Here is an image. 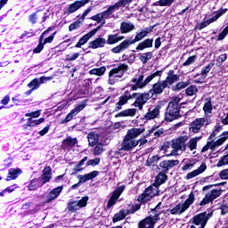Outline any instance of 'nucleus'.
I'll use <instances>...</instances> for the list:
<instances>
[{
	"instance_id": "4",
	"label": "nucleus",
	"mask_w": 228,
	"mask_h": 228,
	"mask_svg": "<svg viewBox=\"0 0 228 228\" xmlns=\"http://www.w3.org/2000/svg\"><path fill=\"white\" fill-rule=\"evenodd\" d=\"M157 76L158 72H155L148 76L145 80H143V75H139L132 79V83H134V85H132L131 90L136 91L138 89L145 88V86H147V85H149V83H151L154 77H157Z\"/></svg>"
},
{
	"instance_id": "46",
	"label": "nucleus",
	"mask_w": 228,
	"mask_h": 228,
	"mask_svg": "<svg viewBox=\"0 0 228 228\" xmlns=\"http://www.w3.org/2000/svg\"><path fill=\"white\" fill-rule=\"evenodd\" d=\"M159 159H161L160 157L152 156L147 159L146 165H147V167H156V165H158V161H159Z\"/></svg>"
},
{
	"instance_id": "18",
	"label": "nucleus",
	"mask_w": 228,
	"mask_h": 228,
	"mask_svg": "<svg viewBox=\"0 0 228 228\" xmlns=\"http://www.w3.org/2000/svg\"><path fill=\"white\" fill-rule=\"evenodd\" d=\"M124 190H126V186L121 185L112 192V195L108 202V208H111V206H115V204H117V200H118V198L120 195H122Z\"/></svg>"
},
{
	"instance_id": "36",
	"label": "nucleus",
	"mask_w": 228,
	"mask_h": 228,
	"mask_svg": "<svg viewBox=\"0 0 228 228\" xmlns=\"http://www.w3.org/2000/svg\"><path fill=\"white\" fill-rule=\"evenodd\" d=\"M152 44H154V39L147 38L138 45L136 51H143V49H149L152 47Z\"/></svg>"
},
{
	"instance_id": "7",
	"label": "nucleus",
	"mask_w": 228,
	"mask_h": 228,
	"mask_svg": "<svg viewBox=\"0 0 228 228\" xmlns=\"http://www.w3.org/2000/svg\"><path fill=\"white\" fill-rule=\"evenodd\" d=\"M50 31H53V28L49 27L45 31H44L39 37L38 45L33 50V53H40L44 49L45 44H51L54 40L56 32H53L50 37H46L45 40V35H49Z\"/></svg>"
},
{
	"instance_id": "16",
	"label": "nucleus",
	"mask_w": 228,
	"mask_h": 228,
	"mask_svg": "<svg viewBox=\"0 0 228 228\" xmlns=\"http://www.w3.org/2000/svg\"><path fill=\"white\" fill-rule=\"evenodd\" d=\"M225 13H227V9H222V10L216 12V15H214L212 18L201 22L200 24V28L204 29V28H208V26H209V24H213V22H216V20H218V19H220V17H222V15H225Z\"/></svg>"
},
{
	"instance_id": "60",
	"label": "nucleus",
	"mask_w": 228,
	"mask_h": 228,
	"mask_svg": "<svg viewBox=\"0 0 228 228\" xmlns=\"http://www.w3.org/2000/svg\"><path fill=\"white\" fill-rule=\"evenodd\" d=\"M219 177H220V179L227 181V179H228V169H224V170L220 171Z\"/></svg>"
},
{
	"instance_id": "43",
	"label": "nucleus",
	"mask_w": 228,
	"mask_h": 228,
	"mask_svg": "<svg viewBox=\"0 0 228 228\" xmlns=\"http://www.w3.org/2000/svg\"><path fill=\"white\" fill-rule=\"evenodd\" d=\"M136 109H126L116 115V118L118 117H134L136 115Z\"/></svg>"
},
{
	"instance_id": "64",
	"label": "nucleus",
	"mask_w": 228,
	"mask_h": 228,
	"mask_svg": "<svg viewBox=\"0 0 228 228\" xmlns=\"http://www.w3.org/2000/svg\"><path fill=\"white\" fill-rule=\"evenodd\" d=\"M221 215H227L228 213V206L227 205H221Z\"/></svg>"
},
{
	"instance_id": "26",
	"label": "nucleus",
	"mask_w": 228,
	"mask_h": 228,
	"mask_svg": "<svg viewBox=\"0 0 228 228\" xmlns=\"http://www.w3.org/2000/svg\"><path fill=\"white\" fill-rule=\"evenodd\" d=\"M142 133H145V128L134 127V128L129 129L125 136L126 138H130L131 140H136V138H138V136H140V134H142Z\"/></svg>"
},
{
	"instance_id": "31",
	"label": "nucleus",
	"mask_w": 228,
	"mask_h": 228,
	"mask_svg": "<svg viewBox=\"0 0 228 228\" xmlns=\"http://www.w3.org/2000/svg\"><path fill=\"white\" fill-rule=\"evenodd\" d=\"M106 145V141L101 140L100 142L94 145L93 150L94 156H101L104 152V146Z\"/></svg>"
},
{
	"instance_id": "34",
	"label": "nucleus",
	"mask_w": 228,
	"mask_h": 228,
	"mask_svg": "<svg viewBox=\"0 0 228 228\" xmlns=\"http://www.w3.org/2000/svg\"><path fill=\"white\" fill-rule=\"evenodd\" d=\"M124 40V37L118 36V34H110L108 36L106 44L109 45H113V44H118V42Z\"/></svg>"
},
{
	"instance_id": "39",
	"label": "nucleus",
	"mask_w": 228,
	"mask_h": 228,
	"mask_svg": "<svg viewBox=\"0 0 228 228\" xmlns=\"http://www.w3.org/2000/svg\"><path fill=\"white\" fill-rule=\"evenodd\" d=\"M62 145L66 147V149H72V147H76L77 145V139L68 137L62 142Z\"/></svg>"
},
{
	"instance_id": "21",
	"label": "nucleus",
	"mask_w": 228,
	"mask_h": 228,
	"mask_svg": "<svg viewBox=\"0 0 228 228\" xmlns=\"http://www.w3.org/2000/svg\"><path fill=\"white\" fill-rule=\"evenodd\" d=\"M133 100V94L126 91L123 95L120 96L118 102L116 103L115 111H120L125 104H127L128 101Z\"/></svg>"
},
{
	"instance_id": "33",
	"label": "nucleus",
	"mask_w": 228,
	"mask_h": 228,
	"mask_svg": "<svg viewBox=\"0 0 228 228\" xmlns=\"http://www.w3.org/2000/svg\"><path fill=\"white\" fill-rule=\"evenodd\" d=\"M129 45H131V43L129 42V39H126L124 40L119 45L112 48L111 51L115 53H122V51L128 49Z\"/></svg>"
},
{
	"instance_id": "11",
	"label": "nucleus",
	"mask_w": 228,
	"mask_h": 228,
	"mask_svg": "<svg viewBox=\"0 0 228 228\" xmlns=\"http://www.w3.org/2000/svg\"><path fill=\"white\" fill-rule=\"evenodd\" d=\"M156 195H159V191L158 190V187L151 185L146 188L144 192L138 197V202H148V200H151V199L156 197Z\"/></svg>"
},
{
	"instance_id": "52",
	"label": "nucleus",
	"mask_w": 228,
	"mask_h": 228,
	"mask_svg": "<svg viewBox=\"0 0 228 228\" xmlns=\"http://www.w3.org/2000/svg\"><path fill=\"white\" fill-rule=\"evenodd\" d=\"M130 3H133V0H119L114 4V6L116 7V10H118V8L127 6V4H130Z\"/></svg>"
},
{
	"instance_id": "23",
	"label": "nucleus",
	"mask_w": 228,
	"mask_h": 228,
	"mask_svg": "<svg viewBox=\"0 0 228 228\" xmlns=\"http://www.w3.org/2000/svg\"><path fill=\"white\" fill-rule=\"evenodd\" d=\"M86 138L89 147H95V145L100 143L101 140H102L97 132L88 133Z\"/></svg>"
},
{
	"instance_id": "58",
	"label": "nucleus",
	"mask_w": 228,
	"mask_h": 228,
	"mask_svg": "<svg viewBox=\"0 0 228 228\" xmlns=\"http://www.w3.org/2000/svg\"><path fill=\"white\" fill-rule=\"evenodd\" d=\"M81 23L80 20H77L73 23H71L69 27V31H74L75 29L79 28V24Z\"/></svg>"
},
{
	"instance_id": "63",
	"label": "nucleus",
	"mask_w": 228,
	"mask_h": 228,
	"mask_svg": "<svg viewBox=\"0 0 228 228\" xmlns=\"http://www.w3.org/2000/svg\"><path fill=\"white\" fill-rule=\"evenodd\" d=\"M174 0H160L161 6H172Z\"/></svg>"
},
{
	"instance_id": "13",
	"label": "nucleus",
	"mask_w": 228,
	"mask_h": 228,
	"mask_svg": "<svg viewBox=\"0 0 228 228\" xmlns=\"http://www.w3.org/2000/svg\"><path fill=\"white\" fill-rule=\"evenodd\" d=\"M159 214L152 216H148L139 223V228H154V225L159 222Z\"/></svg>"
},
{
	"instance_id": "48",
	"label": "nucleus",
	"mask_w": 228,
	"mask_h": 228,
	"mask_svg": "<svg viewBox=\"0 0 228 228\" xmlns=\"http://www.w3.org/2000/svg\"><path fill=\"white\" fill-rule=\"evenodd\" d=\"M45 118H41L39 119H33L31 118H28V126H30L31 127H35V126H40V124H42L43 122H45Z\"/></svg>"
},
{
	"instance_id": "30",
	"label": "nucleus",
	"mask_w": 228,
	"mask_h": 228,
	"mask_svg": "<svg viewBox=\"0 0 228 228\" xmlns=\"http://www.w3.org/2000/svg\"><path fill=\"white\" fill-rule=\"evenodd\" d=\"M177 81H179V77L174 74V70H169L164 83H166V86H168V85H174Z\"/></svg>"
},
{
	"instance_id": "47",
	"label": "nucleus",
	"mask_w": 228,
	"mask_h": 228,
	"mask_svg": "<svg viewBox=\"0 0 228 228\" xmlns=\"http://www.w3.org/2000/svg\"><path fill=\"white\" fill-rule=\"evenodd\" d=\"M145 37H147V36L142 30L141 32L136 34L134 39H128L130 45H133V44H136V42H140L141 40H143V38H145Z\"/></svg>"
},
{
	"instance_id": "14",
	"label": "nucleus",
	"mask_w": 228,
	"mask_h": 228,
	"mask_svg": "<svg viewBox=\"0 0 228 228\" xmlns=\"http://www.w3.org/2000/svg\"><path fill=\"white\" fill-rule=\"evenodd\" d=\"M222 195V190L218 189H213L209 192H208L205 196V199H203L200 206H206V204H209V202H213V200L218 199Z\"/></svg>"
},
{
	"instance_id": "42",
	"label": "nucleus",
	"mask_w": 228,
	"mask_h": 228,
	"mask_svg": "<svg viewBox=\"0 0 228 228\" xmlns=\"http://www.w3.org/2000/svg\"><path fill=\"white\" fill-rule=\"evenodd\" d=\"M40 186H44V183H42V181L40 179L35 178L30 181V183L28 184V190L30 191H33L35 190H38V188H40Z\"/></svg>"
},
{
	"instance_id": "19",
	"label": "nucleus",
	"mask_w": 228,
	"mask_h": 228,
	"mask_svg": "<svg viewBox=\"0 0 228 228\" xmlns=\"http://www.w3.org/2000/svg\"><path fill=\"white\" fill-rule=\"evenodd\" d=\"M167 82L161 81V82H158L156 84H154L152 86V88L149 91L148 94H150V95H159L161 94H163V91L165 90V88H167Z\"/></svg>"
},
{
	"instance_id": "17",
	"label": "nucleus",
	"mask_w": 228,
	"mask_h": 228,
	"mask_svg": "<svg viewBox=\"0 0 228 228\" xmlns=\"http://www.w3.org/2000/svg\"><path fill=\"white\" fill-rule=\"evenodd\" d=\"M161 108H163V103H158L154 109L149 110L148 112L145 114L144 118L146 120H154V118H158L159 117V113L161 111Z\"/></svg>"
},
{
	"instance_id": "24",
	"label": "nucleus",
	"mask_w": 228,
	"mask_h": 228,
	"mask_svg": "<svg viewBox=\"0 0 228 228\" xmlns=\"http://www.w3.org/2000/svg\"><path fill=\"white\" fill-rule=\"evenodd\" d=\"M63 191V186H59L53 189L47 195H46V203L49 204L53 202V200H56L58 197H60V193Z\"/></svg>"
},
{
	"instance_id": "10",
	"label": "nucleus",
	"mask_w": 228,
	"mask_h": 228,
	"mask_svg": "<svg viewBox=\"0 0 228 228\" xmlns=\"http://www.w3.org/2000/svg\"><path fill=\"white\" fill-rule=\"evenodd\" d=\"M91 0H77L73 4H69L63 12V15L69 17V15H72V13H76L79 8H83L86 4H88Z\"/></svg>"
},
{
	"instance_id": "45",
	"label": "nucleus",
	"mask_w": 228,
	"mask_h": 228,
	"mask_svg": "<svg viewBox=\"0 0 228 228\" xmlns=\"http://www.w3.org/2000/svg\"><path fill=\"white\" fill-rule=\"evenodd\" d=\"M201 137H192L189 140L188 142H186V147L190 151H195L197 149V143H199V141L200 140Z\"/></svg>"
},
{
	"instance_id": "54",
	"label": "nucleus",
	"mask_w": 228,
	"mask_h": 228,
	"mask_svg": "<svg viewBox=\"0 0 228 228\" xmlns=\"http://www.w3.org/2000/svg\"><path fill=\"white\" fill-rule=\"evenodd\" d=\"M199 90L197 89V86H191L186 89V94L189 96L195 95Z\"/></svg>"
},
{
	"instance_id": "2",
	"label": "nucleus",
	"mask_w": 228,
	"mask_h": 228,
	"mask_svg": "<svg viewBox=\"0 0 228 228\" xmlns=\"http://www.w3.org/2000/svg\"><path fill=\"white\" fill-rule=\"evenodd\" d=\"M190 140L188 135H181L171 141L172 151L167 156H179L180 152L186 151V143Z\"/></svg>"
},
{
	"instance_id": "44",
	"label": "nucleus",
	"mask_w": 228,
	"mask_h": 228,
	"mask_svg": "<svg viewBox=\"0 0 228 228\" xmlns=\"http://www.w3.org/2000/svg\"><path fill=\"white\" fill-rule=\"evenodd\" d=\"M129 215V210H120L117 214L114 215L113 216V222H120V220H124L126 216Z\"/></svg>"
},
{
	"instance_id": "22",
	"label": "nucleus",
	"mask_w": 228,
	"mask_h": 228,
	"mask_svg": "<svg viewBox=\"0 0 228 228\" xmlns=\"http://www.w3.org/2000/svg\"><path fill=\"white\" fill-rule=\"evenodd\" d=\"M85 106H86V105L85 103H82L80 105H77L73 110H71L69 114H67L65 119L61 122V124L70 122V120H72V118H74V117H76V115H77V113H79V111H83V110H85Z\"/></svg>"
},
{
	"instance_id": "1",
	"label": "nucleus",
	"mask_w": 228,
	"mask_h": 228,
	"mask_svg": "<svg viewBox=\"0 0 228 228\" xmlns=\"http://www.w3.org/2000/svg\"><path fill=\"white\" fill-rule=\"evenodd\" d=\"M181 97L176 96L171 102H169L166 111L165 120L166 122H174L177 118H181Z\"/></svg>"
},
{
	"instance_id": "8",
	"label": "nucleus",
	"mask_w": 228,
	"mask_h": 228,
	"mask_svg": "<svg viewBox=\"0 0 228 228\" xmlns=\"http://www.w3.org/2000/svg\"><path fill=\"white\" fill-rule=\"evenodd\" d=\"M132 99H135L134 102V106L138 108L141 111L143 110V106L147 104V101L152 99V95L149 93L140 94V93H133Z\"/></svg>"
},
{
	"instance_id": "28",
	"label": "nucleus",
	"mask_w": 228,
	"mask_h": 228,
	"mask_svg": "<svg viewBox=\"0 0 228 228\" xmlns=\"http://www.w3.org/2000/svg\"><path fill=\"white\" fill-rule=\"evenodd\" d=\"M51 179H53V173H52L51 167H45L43 169V174L41 175V183L44 185L46 183H49Z\"/></svg>"
},
{
	"instance_id": "27",
	"label": "nucleus",
	"mask_w": 228,
	"mask_h": 228,
	"mask_svg": "<svg viewBox=\"0 0 228 228\" xmlns=\"http://www.w3.org/2000/svg\"><path fill=\"white\" fill-rule=\"evenodd\" d=\"M206 168H208V166H206V163H202L199 168L196 170L191 171V173H188L185 179L190 180L193 179V177H197V175H200L203 172H206Z\"/></svg>"
},
{
	"instance_id": "5",
	"label": "nucleus",
	"mask_w": 228,
	"mask_h": 228,
	"mask_svg": "<svg viewBox=\"0 0 228 228\" xmlns=\"http://www.w3.org/2000/svg\"><path fill=\"white\" fill-rule=\"evenodd\" d=\"M193 202H195V194L191 192L188 199L183 203L176 205L175 208L170 209L169 212L171 215H183V213H184V211H186Z\"/></svg>"
},
{
	"instance_id": "15",
	"label": "nucleus",
	"mask_w": 228,
	"mask_h": 228,
	"mask_svg": "<svg viewBox=\"0 0 228 228\" xmlns=\"http://www.w3.org/2000/svg\"><path fill=\"white\" fill-rule=\"evenodd\" d=\"M86 204H88V196H84L79 200L69 202L68 205V209L69 211H77V209L86 207Z\"/></svg>"
},
{
	"instance_id": "6",
	"label": "nucleus",
	"mask_w": 228,
	"mask_h": 228,
	"mask_svg": "<svg viewBox=\"0 0 228 228\" xmlns=\"http://www.w3.org/2000/svg\"><path fill=\"white\" fill-rule=\"evenodd\" d=\"M213 120L209 117H203L200 118H196L194 121L191 122L189 131L190 133H192L193 134H197V133H200V129L202 127L209 126Z\"/></svg>"
},
{
	"instance_id": "55",
	"label": "nucleus",
	"mask_w": 228,
	"mask_h": 228,
	"mask_svg": "<svg viewBox=\"0 0 228 228\" xmlns=\"http://www.w3.org/2000/svg\"><path fill=\"white\" fill-rule=\"evenodd\" d=\"M99 163H101V159L96 158L94 159H89L86 162V167H97V165H99Z\"/></svg>"
},
{
	"instance_id": "12",
	"label": "nucleus",
	"mask_w": 228,
	"mask_h": 228,
	"mask_svg": "<svg viewBox=\"0 0 228 228\" xmlns=\"http://www.w3.org/2000/svg\"><path fill=\"white\" fill-rule=\"evenodd\" d=\"M99 175V171H92L86 175H80L77 176L78 183H75L71 186V190H76L81 186L84 183H86V181H91V179H95Z\"/></svg>"
},
{
	"instance_id": "20",
	"label": "nucleus",
	"mask_w": 228,
	"mask_h": 228,
	"mask_svg": "<svg viewBox=\"0 0 228 228\" xmlns=\"http://www.w3.org/2000/svg\"><path fill=\"white\" fill-rule=\"evenodd\" d=\"M138 142L139 141H137L136 139H131L125 136L121 143V149L122 151H131L134 149V147H138Z\"/></svg>"
},
{
	"instance_id": "41",
	"label": "nucleus",
	"mask_w": 228,
	"mask_h": 228,
	"mask_svg": "<svg viewBox=\"0 0 228 228\" xmlns=\"http://www.w3.org/2000/svg\"><path fill=\"white\" fill-rule=\"evenodd\" d=\"M203 111L205 113L204 117L211 118V113H213V104L211 103V100H207V102L204 103Z\"/></svg>"
},
{
	"instance_id": "40",
	"label": "nucleus",
	"mask_w": 228,
	"mask_h": 228,
	"mask_svg": "<svg viewBox=\"0 0 228 228\" xmlns=\"http://www.w3.org/2000/svg\"><path fill=\"white\" fill-rule=\"evenodd\" d=\"M134 29V24L132 22H126L123 21L120 26V31L122 34L124 33H130V31H133Z\"/></svg>"
},
{
	"instance_id": "25",
	"label": "nucleus",
	"mask_w": 228,
	"mask_h": 228,
	"mask_svg": "<svg viewBox=\"0 0 228 228\" xmlns=\"http://www.w3.org/2000/svg\"><path fill=\"white\" fill-rule=\"evenodd\" d=\"M99 29H101V26H99L96 28H94L92 31L82 37L76 45V47H81V45H85V44H86V42H88V40L91 39L92 37H94L97 33V31H99Z\"/></svg>"
},
{
	"instance_id": "3",
	"label": "nucleus",
	"mask_w": 228,
	"mask_h": 228,
	"mask_svg": "<svg viewBox=\"0 0 228 228\" xmlns=\"http://www.w3.org/2000/svg\"><path fill=\"white\" fill-rule=\"evenodd\" d=\"M127 70H129V66L126 64H120L118 67L112 69L109 73V85L118 83V79L123 77Z\"/></svg>"
},
{
	"instance_id": "62",
	"label": "nucleus",
	"mask_w": 228,
	"mask_h": 228,
	"mask_svg": "<svg viewBox=\"0 0 228 228\" xmlns=\"http://www.w3.org/2000/svg\"><path fill=\"white\" fill-rule=\"evenodd\" d=\"M187 85L184 82H179L175 86V90H183V88H186Z\"/></svg>"
},
{
	"instance_id": "49",
	"label": "nucleus",
	"mask_w": 228,
	"mask_h": 228,
	"mask_svg": "<svg viewBox=\"0 0 228 228\" xmlns=\"http://www.w3.org/2000/svg\"><path fill=\"white\" fill-rule=\"evenodd\" d=\"M104 72H106V67H101L99 69H93L89 71V74L94 76H104Z\"/></svg>"
},
{
	"instance_id": "9",
	"label": "nucleus",
	"mask_w": 228,
	"mask_h": 228,
	"mask_svg": "<svg viewBox=\"0 0 228 228\" xmlns=\"http://www.w3.org/2000/svg\"><path fill=\"white\" fill-rule=\"evenodd\" d=\"M228 138V131L224 132L220 138L216 141H209L207 142V144L202 148L201 152H208V151L210 149V151H215L216 149H218L221 145H224V142Z\"/></svg>"
},
{
	"instance_id": "50",
	"label": "nucleus",
	"mask_w": 228,
	"mask_h": 228,
	"mask_svg": "<svg viewBox=\"0 0 228 228\" xmlns=\"http://www.w3.org/2000/svg\"><path fill=\"white\" fill-rule=\"evenodd\" d=\"M213 66H214L213 63H209L208 66L204 67L201 69L202 79H206V77H208V74H209V72H211V69H213Z\"/></svg>"
},
{
	"instance_id": "59",
	"label": "nucleus",
	"mask_w": 228,
	"mask_h": 228,
	"mask_svg": "<svg viewBox=\"0 0 228 228\" xmlns=\"http://www.w3.org/2000/svg\"><path fill=\"white\" fill-rule=\"evenodd\" d=\"M41 110H36L34 112L26 113L25 117H31L32 118H38L40 117Z\"/></svg>"
},
{
	"instance_id": "37",
	"label": "nucleus",
	"mask_w": 228,
	"mask_h": 228,
	"mask_svg": "<svg viewBox=\"0 0 228 228\" xmlns=\"http://www.w3.org/2000/svg\"><path fill=\"white\" fill-rule=\"evenodd\" d=\"M20 174H22V170H20V168H11L9 170L6 181H12L13 179H17Z\"/></svg>"
},
{
	"instance_id": "35",
	"label": "nucleus",
	"mask_w": 228,
	"mask_h": 228,
	"mask_svg": "<svg viewBox=\"0 0 228 228\" xmlns=\"http://www.w3.org/2000/svg\"><path fill=\"white\" fill-rule=\"evenodd\" d=\"M167 174L160 172L157 176H156V183H153L154 188H159L161 184L167 183Z\"/></svg>"
},
{
	"instance_id": "53",
	"label": "nucleus",
	"mask_w": 228,
	"mask_h": 228,
	"mask_svg": "<svg viewBox=\"0 0 228 228\" xmlns=\"http://www.w3.org/2000/svg\"><path fill=\"white\" fill-rule=\"evenodd\" d=\"M91 20H94L95 22H97L98 24H102V22H104V20L102 18V13H97L96 15H94L90 18Z\"/></svg>"
},
{
	"instance_id": "56",
	"label": "nucleus",
	"mask_w": 228,
	"mask_h": 228,
	"mask_svg": "<svg viewBox=\"0 0 228 228\" xmlns=\"http://www.w3.org/2000/svg\"><path fill=\"white\" fill-rule=\"evenodd\" d=\"M88 159V157H85L84 159H82L78 164L77 165L75 170L77 172H81V170H83V168H81V167H83V165H85V162H86Z\"/></svg>"
},
{
	"instance_id": "29",
	"label": "nucleus",
	"mask_w": 228,
	"mask_h": 228,
	"mask_svg": "<svg viewBox=\"0 0 228 228\" xmlns=\"http://www.w3.org/2000/svg\"><path fill=\"white\" fill-rule=\"evenodd\" d=\"M177 165H179V160H164L160 162L159 167L162 171L168 172L169 168H173Z\"/></svg>"
},
{
	"instance_id": "57",
	"label": "nucleus",
	"mask_w": 228,
	"mask_h": 228,
	"mask_svg": "<svg viewBox=\"0 0 228 228\" xmlns=\"http://www.w3.org/2000/svg\"><path fill=\"white\" fill-rule=\"evenodd\" d=\"M38 20V16L37 15V12H33L28 16V22L30 24H35Z\"/></svg>"
},
{
	"instance_id": "38",
	"label": "nucleus",
	"mask_w": 228,
	"mask_h": 228,
	"mask_svg": "<svg viewBox=\"0 0 228 228\" xmlns=\"http://www.w3.org/2000/svg\"><path fill=\"white\" fill-rule=\"evenodd\" d=\"M117 10V8L115 7V5H112L110 7H109L106 11H103L102 12V17L103 19V21L102 23L101 26H104V24H106V19H110V16L113 13V12H115Z\"/></svg>"
},
{
	"instance_id": "32",
	"label": "nucleus",
	"mask_w": 228,
	"mask_h": 228,
	"mask_svg": "<svg viewBox=\"0 0 228 228\" xmlns=\"http://www.w3.org/2000/svg\"><path fill=\"white\" fill-rule=\"evenodd\" d=\"M106 45V38L98 37L90 43V47L92 49H99L100 47H104Z\"/></svg>"
},
{
	"instance_id": "61",
	"label": "nucleus",
	"mask_w": 228,
	"mask_h": 228,
	"mask_svg": "<svg viewBox=\"0 0 228 228\" xmlns=\"http://www.w3.org/2000/svg\"><path fill=\"white\" fill-rule=\"evenodd\" d=\"M141 206L140 204H136V205H134L131 207V209L128 210L129 214H134V213H136V211H138V209H140Z\"/></svg>"
},
{
	"instance_id": "51",
	"label": "nucleus",
	"mask_w": 228,
	"mask_h": 228,
	"mask_svg": "<svg viewBox=\"0 0 228 228\" xmlns=\"http://www.w3.org/2000/svg\"><path fill=\"white\" fill-rule=\"evenodd\" d=\"M40 80L38 78L33 79L30 83L28 84V88H31V90H38L40 88Z\"/></svg>"
}]
</instances>
